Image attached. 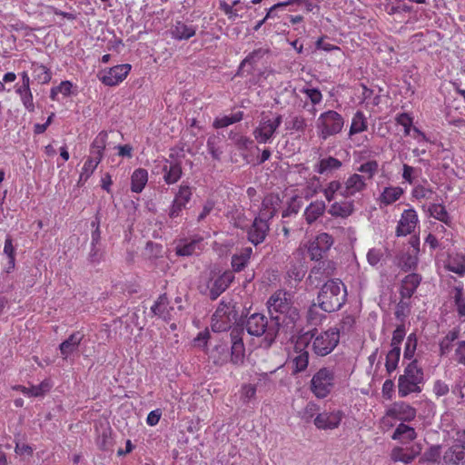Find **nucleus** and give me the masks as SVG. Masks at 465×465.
<instances>
[{"mask_svg": "<svg viewBox=\"0 0 465 465\" xmlns=\"http://www.w3.org/2000/svg\"><path fill=\"white\" fill-rule=\"evenodd\" d=\"M266 306L271 321L279 323V329L285 328L287 331H292L300 319L299 311L291 301V294L285 291L278 290L273 292L268 299Z\"/></svg>", "mask_w": 465, "mask_h": 465, "instance_id": "obj_1", "label": "nucleus"}, {"mask_svg": "<svg viewBox=\"0 0 465 465\" xmlns=\"http://www.w3.org/2000/svg\"><path fill=\"white\" fill-rule=\"evenodd\" d=\"M340 341V329L330 328L324 331L313 330L299 336L296 349L309 348L315 355L323 357L330 354Z\"/></svg>", "mask_w": 465, "mask_h": 465, "instance_id": "obj_2", "label": "nucleus"}, {"mask_svg": "<svg viewBox=\"0 0 465 465\" xmlns=\"http://www.w3.org/2000/svg\"><path fill=\"white\" fill-rule=\"evenodd\" d=\"M347 290L339 279L327 281L321 288L318 296L319 307L326 312L339 311L345 303Z\"/></svg>", "mask_w": 465, "mask_h": 465, "instance_id": "obj_3", "label": "nucleus"}, {"mask_svg": "<svg viewBox=\"0 0 465 465\" xmlns=\"http://www.w3.org/2000/svg\"><path fill=\"white\" fill-rule=\"evenodd\" d=\"M243 329L252 337H263L262 346L269 348L279 333V323H274L262 313H252L243 322Z\"/></svg>", "mask_w": 465, "mask_h": 465, "instance_id": "obj_4", "label": "nucleus"}, {"mask_svg": "<svg viewBox=\"0 0 465 465\" xmlns=\"http://www.w3.org/2000/svg\"><path fill=\"white\" fill-rule=\"evenodd\" d=\"M424 381L422 368L419 366L416 360L410 362L398 379V394L401 398L407 397L411 393H420L421 384Z\"/></svg>", "mask_w": 465, "mask_h": 465, "instance_id": "obj_5", "label": "nucleus"}, {"mask_svg": "<svg viewBox=\"0 0 465 465\" xmlns=\"http://www.w3.org/2000/svg\"><path fill=\"white\" fill-rule=\"evenodd\" d=\"M344 118L334 110H328L322 113L317 121L316 128L320 138L326 140L342 131Z\"/></svg>", "mask_w": 465, "mask_h": 465, "instance_id": "obj_6", "label": "nucleus"}, {"mask_svg": "<svg viewBox=\"0 0 465 465\" xmlns=\"http://www.w3.org/2000/svg\"><path fill=\"white\" fill-rule=\"evenodd\" d=\"M282 123V114L262 113L257 127L252 132L254 139L259 143H271Z\"/></svg>", "mask_w": 465, "mask_h": 465, "instance_id": "obj_7", "label": "nucleus"}, {"mask_svg": "<svg viewBox=\"0 0 465 465\" xmlns=\"http://www.w3.org/2000/svg\"><path fill=\"white\" fill-rule=\"evenodd\" d=\"M416 417V410L404 401L392 403L381 419V423L386 428L393 427L397 421L404 423L411 421Z\"/></svg>", "mask_w": 465, "mask_h": 465, "instance_id": "obj_8", "label": "nucleus"}, {"mask_svg": "<svg viewBox=\"0 0 465 465\" xmlns=\"http://www.w3.org/2000/svg\"><path fill=\"white\" fill-rule=\"evenodd\" d=\"M334 372L331 369L321 368L311 380V391L318 399L326 398L334 387Z\"/></svg>", "mask_w": 465, "mask_h": 465, "instance_id": "obj_9", "label": "nucleus"}, {"mask_svg": "<svg viewBox=\"0 0 465 465\" xmlns=\"http://www.w3.org/2000/svg\"><path fill=\"white\" fill-rule=\"evenodd\" d=\"M334 244V238L327 232H320L310 241L307 250L311 260L320 261Z\"/></svg>", "mask_w": 465, "mask_h": 465, "instance_id": "obj_10", "label": "nucleus"}, {"mask_svg": "<svg viewBox=\"0 0 465 465\" xmlns=\"http://www.w3.org/2000/svg\"><path fill=\"white\" fill-rule=\"evenodd\" d=\"M162 171L164 183L168 185L174 184L183 175L182 161L176 158L173 153H171L169 158L164 159Z\"/></svg>", "mask_w": 465, "mask_h": 465, "instance_id": "obj_11", "label": "nucleus"}, {"mask_svg": "<svg viewBox=\"0 0 465 465\" xmlns=\"http://www.w3.org/2000/svg\"><path fill=\"white\" fill-rule=\"evenodd\" d=\"M130 70V64H119L108 70L100 72L98 77L104 84L108 86H114L123 82L128 75Z\"/></svg>", "mask_w": 465, "mask_h": 465, "instance_id": "obj_12", "label": "nucleus"}, {"mask_svg": "<svg viewBox=\"0 0 465 465\" xmlns=\"http://www.w3.org/2000/svg\"><path fill=\"white\" fill-rule=\"evenodd\" d=\"M230 304L221 302L212 317V329L213 331H225L231 327L232 314Z\"/></svg>", "mask_w": 465, "mask_h": 465, "instance_id": "obj_13", "label": "nucleus"}, {"mask_svg": "<svg viewBox=\"0 0 465 465\" xmlns=\"http://www.w3.org/2000/svg\"><path fill=\"white\" fill-rule=\"evenodd\" d=\"M419 218L414 209L404 210L396 228L398 237L407 236L412 233L417 227Z\"/></svg>", "mask_w": 465, "mask_h": 465, "instance_id": "obj_14", "label": "nucleus"}, {"mask_svg": "<svg viewBox=\"0 0 465 465\" xmlns=\"http://www.w3.org/2000/svg\"><path fill=\"white\" fill-rule=\"evenodd\" d=\"M367 186L364 175L352 173L342 183V196L348 198L361 193L367 189Z\"/></svg>", "mask_w": 465, "mask_h": 465, "instance_id": "obj_15", "label": "nucleus"}, {"mask_svg": "<svg viewBox=\"0 0 465 465\" xmlns=\"http://www.w3.org/2000/svg\"><path fill=\"white\" fill-rule=\"evenodd\" d=\"M343 418L341 411H323L314 419V425L319 430H333L339 427Z\"/></svg>", "mask_w": 465, "mask_h": 465, "instance_id": "obj_16", "label": "nucleus"}, {"mask_svg": "<svg viewBox=\"0 0 465 465\" xmlns=\"http://www.w3.org/2000/svg\"><path fill=\"white\" fill-rule=\"evenodd\" d=\"M269 229V222L257 215L248 230V240L254 245L262 243L265 240Z\"/></svg>", "mask_w": 465, "mask_h": 465, "instance_id": "obj_17", "label": "nucleus"}, {"mask_svg": "<svg viewBox=\"0 0 465 465\" xmlns=\"http://www.w3.org/2000/svg\"><path fill=\"white\" fill-rule=\"evenodd\" d=\"M421 452L420 444H414L409 448L396 447L391 452V459L394 462L411 463Z\"/></svg>", "mask_w": 465, "mask_h": 465, "instance_id": "obj_18", "label": "nucleus"}, {"mask_svg": "<svg viewBox=\"0 0 465 465\" xmlns=\"http://www.w3.org/2000/svg\"><path fill=\"white\" fill-rule=\"evenodd\" d=\"M151 312L164 322H170L174 317V308L170 306L167 295L161 294L151 307Z\"/></svg>", "mask_w": 465, "mask_h": 465, "instance_id": "obj_19", "label": "nucleus"}, {"mask_svg": "<svg viewBox=\"0 0 465 465\" xmlns=\"http://www.w3.org/2000/svg\"><path fill=\"white\" fill-rule=\"evenodd\" d=\"M280 205L281 199L279 195L273 193L267 194L262 202L258 216L270 222V220L277 213Z\"/></svg>", "mask_w": 465, "mask_h": 465, "instance_id": "obj_20", "label": "nucleus"}, {"mask_svg": "<svg viewBox=\"0 0 465 465\" xmlns=\"http://www.w3.org/2000/svg\"><path fill=\"white\" fill-rule=\"evenodd\" d=\"M450 300L453 302L457 315L461 322H465V292L463 284L460 282L449 291Z\"/></svg>", "mask_w": 465, "mask_h": 465, "instance_id": "obj_21", "label": "nucleus"}, {"mask_svg": "<svg viewBox=\"0 0 465 465\" xmlns=\"http://www.w3.org/2000/svg\"><path fill=\"white\" fill-rule=\"evenodd\" d=\"M84 337V335L81 331H74L59 345V351L64 360H67L78 351Z\"/></svg>", "mask_w": 465, "mask_h": 465, "instance_id": "obj_22", "label": "nucleus"}, {"mask_svg": "<svg viewBox=\"0 0 465 465\" xmlns=\"http://www.w3.org/2000/svg\"><path fill=\"white\" fill-rule=\"evenodd\" d=\"M231 361L233 364H241L244 359V344L238 331H232Z\"/></svg>", "mask_w": 465, "mask_h": 465, "instance_id": "obj_23", "label": "nucleus"}, {"mask_svg": "<svg viewBox=\"0 0 465 465\" xmlns=\"http://www.w3.org/2000/svg\"><path fill=\"white\" fill-rule=\"evenodd\" d=\"M197 27L192 24L176 21L170 29L172 37L175 40H188L196 34Z\"/></svg>", "mask_w": 465, "mask_h": 465, "instance_id": "obj_24", "label": "nucleus"}, {"mask_svg": "<svg viewBox=\"0 0 465 465\" xmlns=\"http://www.w3.org/2000/svg\"><path fill=\"white\" fill-rule=\"evenodd\" d=\"M443 460L446 463L457 464L460 461L465 462V440H459L443 455Z\"/></svg>", "mask_w": 465, "mask_h": 465, "instance_id": "obj_25", "label": "nucleus"}, {"mask_svg": "<svg viewBox=\"0 0 465 465\" xmlns=\"http://www.w3.org/2000/svg\"><path fill=\"white\" fill-rule=\"evenodd\" d=\"M421 277L417 273H410L401 282L400 293L404 299L411 298L420 283Z\"/></svg>", "mask_w": 465, "mask_h": 465, "instance_id": "obj_26", "label": "nucleus"}, {"mask_svg": "<svg viewBox=\"0 0 465 465\" xmlns=\"http://www.w3.org/2000/svg\"><path fill=\"white\" fill-rule=\"evenodd\" d=\"M233 280L232 272H224L219 276L210 288V298L216 300L230 285Z\"/></svg>", "mask_w": 465, "mask_h": 465, "instance_id": "obj_27", "label": "nucleus"}, {"mask_svg": "<svg viewBox=\"0 0 465 465\" xmlns=\"http://www.w3.org/2000/svg\"><path fill=\"white\" fill-rule=\"evenodd\" d=\"M326 204L322 200L312 202L304 210L303 216L308 224L313 223L323 215Z\"/></svg>", "mask_w": 465, "mask_h": 465, "instance_id": "obj_28", "label": "nucleus"}, {"mask_svg": "<svg viewBox=\"0 0 465 465\" xmlns=\"http://www.w3.org/2000/svg\"><path fill=\"white\" fill-rule=\"evenodd\" d=\"M342 166L341 161L339 159L329 156L322 158L314 166V171L319 174H328L339 170Z\"/></svg>", "mask_w": 465, "mask_h": 465, "instance_id": "obj_29", "label": "nucleus"}, {"mask_svg": "<svg viewBox=\"0 0 465 465\" xmlns=\"http://www.w3.org/2000/svg\"><path fill=\"white\" fill-rule=\"evenodd\" d=\"M229 358V349L226 343L221 342L215 345L209 352V360L215 365H223Z\"/></svg>", "mask_w": 465, "mask_h": 465, "instance_id": "obj_30", "label": "nucleus"}, {"mask_svg": "<svg viewBox=\"0 0 465 465\" xmlns=\"http://www.w3.org/2000/svg\"><path fill=\"white\" fill-rule=\"evenodd\" d=\"M148 182V172L143 168L135 169L131 176V191L141 193Z\"/></svg>", "mask_w": 465, "mask_h": 465, "instance_id": "obj_31", "label": "nucleus"}, {"mask_svg": "<svg viewBox=\"0 0 465 465\" xmlns=\"http://www.w3.org/2000/svg\"><path fill=\"white\" fill-rule=\"evenodd\" d=\"M202 239L183 241L177 244L176 254L179 256H190L201 250Z\"/></svg>", "mask_w": 465, "mask_h": 465, "instance_id": "obj_32", "label": "nucleus"}, {"mask_svg": "<svg viewBox=\"0 0 465 465\" xmlns=\"http://www.w3.org/2000/svg\"><path fill=\"white\" fill-rule=\"evenodd\" d=\"M15 389L20 391L25 396L40 397L50 391L51 384L48 381L45 380V381H43L38 385H35V386H31V387H25L22 385H18Z\"/></svg>", "mask_w": 465, "mask_h": 465, "instance_id": "obj_33", "label": "nucleus"}, {"mask_svg": "<svg viewBox=\"0 0 465 465\" xmlns=\"http://www.w3.org/2000/svg\"><path fill=\"white\" fill-rule=\"evenodd\" d=\"M446 267L452 272L463 275L465 273V255L461 253L450 254L447 260Z\"/></svg>", "mask_w": 465, "mask_h": 465, "instance_id": "obj_34", "label": "nucleus"}, {"mask_svg": "<svg viewBox=\"0 0 465 465\" xmlns=\"http://www.w3.org/2000/svg\"><path fill=\"white\" fill-rule=\"evenodd\" d=\"M416 437L415 429L405 423H400L391 436L393 440L401 441L413 440Z\"/></svg>", "mask_w": 465, "mask_h": 465, "instance_id": "obj_35", "label": "nucleus"}, {"mask_svg": "<svg viewBox=\"0 0 465 465\" xmlns=\"http://www.w3.org/2000/svg\"><path fill=\"white\" fill-rule=\"evenodd\" d=\"M328 213L333 217L346 218L353 213V204L350 202L332 203Z\"/></svg>", "mask_w": 465, "mask_h": 465, "instance_id": "obj_36", "label": "nucleus"}, {"mask_svg": "<svg viewBox=\"0 0 465 465\" xmlns=\"http://www.w3.org/2000/svg\"><path fill=\"white\" fill-rule=\"evenodd\" d=\"M403 193V190L398 186L385 187L381 193L380 201L385 205H390L398 201Z\"/></svg>", "mask_w": 465, "mask_h": 465, "instance_id": "obj_37", "label": "nucleus"}, {"mask_svg": "<svg viewBox=\"0 0 465 465\" xmlns=\"http://www.w3.org/2000/svg\"><path fill=\"white\" fill-rule=\"evenodd\" d=\"M368 124L364 114L361 111H357L351 120V124L349 131V135L360 134L367 130Z\"/></svg>", "mask_w": 465, "mask_h": 465, "instance_id": "obj_38", "label": "nucleus"}, {"mask_svg": "<svg viewBox=\"0 0 465 465\" xmlns=\"http://www.w3.org/2000/svg\"><path fill=\"white\" fill-rule=\"evenodd\" d=\"M428 212L433 218L442 222L446 225L451 224V219L446 211L445 206L440 203H432L429 206Z\"/></svg>", "mask_w": 465, "mask_h": 465, "instance_id": "obj_39", "label": "nucleus"}, {"mask_svg": "<svg viewBox=\"0 0 465 465\" xmlns=\"http://www.w3.org/2000/svg\"><path fill=\"white\" fill-rule=\"evenodd\" d=\"M307 120L301 114H295L290 117L285 123L286 130L304 133L307 128Z\"/></svg>", "mask_w": 465, "mask_h": 465, "instance_id": "obj_40", "label": "nucleus"}, {"mask_svg": "<svg viewBox=\"0 0 465 465\" xmlns=\"http://www.w3.org/2000/svg\"><path fill=\"white\" fill-rule=\"evenodd\" d=\"M401 347L391 348L386 355L385 367L389 374L394 371L400 361Z\"/></svg>", "mask_w": 465, "mask_h": 465, "instance_id": "obj_41", "label": "nucleus"}, {"mask_svg": "<svg viewBox=\"0 0 465 465\" xmlns=\"http://www.w3.org/2000/svg\"><path fill=\"white\" fill-rule=\"evenodd\" d=\"M435 192L425 184H416L411 191V196L418 201L431 200Z\"/></svg>", "mask_w": 465, "mask_h": 465, "instance_id": "obj_42", "label": "nucleus"}, {"mask_svg": "<svg viewBox=\"0 0 465 465\" xmlns=\"http://www.w3.org/2000/svg\"><path fill=\"white\" fill-rule=\"evenodd\" d=\"M21 98L22 104L28 112L35 111V104L30 87L18 86L15 91Z\"/></svg>", "mask_w": 465, "mask_h": 465, "instance_id": "obj_43", "label": "nucleus"}, {"mask_svg": "<svg viewBox=\"0 0 465 465\" xmlns=\"http://www.w3.org/2000/svg\"><path fill=\"white\" fill-rule=\"evenodd\" d=\"M293 372L298 373L305 371L309 364V352L301 350L292 360Z\"/></svg>", "mask_w": 465, "mask_h": 465, "instance_id": "obj_44", "label": "nucleus"}, {"mask_svg": "<svg viewBox=\"0 0 465 465\" xmlns=\"http://www.w3.org/2000/svg\"><path fill=\"white\" fill-rule=\"evenodd\" d=\"M33 74L35 79L37 80L40 84H47L52 78V74L49 69L40 64H33Z\"/></svg>", "mask_w": 465, "mask_h": 465, "instance_id": "obj_45", "label": "nucleus"}, {"mask_svg": "<svg viewBox=\"0 0 465 465\" xmlns=\"http://www.w3.org/2000/svg\"><path fill=\"white\" fill-rule=\"evenodd\" d=\"M379 163L376 160H370L363 163H361L359 167H357L356 171L358 173L365 174L366 179H372L374 175L378 173Z\"/></svg>", "mask_w": 465, "mask_h": 465, "instance_id": "obj_46", "label": "nucleus"}, {"mask_svg": "<svg viewBox=\"0 0 465 465\" xmlns=\"http://www.w3.org/2000/svg\"><path fill=\"white\" fill-rule=\"evenodd\" d=\"M269 53H270L269 48L261 47V48L255 49L243 59L241 65L243 66L246 64H256Z\"/></svg>", "mask_w": 465, "mask_h": 465, "instance_id": "obj_47", "label": "nucleus"}, {"mask_svg": "<svg viewBox=\"0 0 465 465\" xmlns=\"http://www.w3.org/2000/svg\"><path fill=\"white\" fill-rule=\"evenodd\" d=\"M192 189L187 183H182L174 195V201L187 204L192 198Z\"/></svg>", "mask_w": 465, "mask_h": 465, "instance_id": "obj_48", "label": "nucleus"}, {"mask_svg": "<svg viewBox=\"0 0 465 465\" xmlns=\"http://www.w3.org/2000/svg\"><path fill=\"white\" fill-rule=\"evenodd\" d=\"M421 173L420 168L411 166L407 163L402 165V179L410 184H412L414 180Z\"/></svg>", "mask_w": 465, "mask_h": 465, "instance_id": "obj_49", "label": "nucleus"}, {"mask_svg": "<svg viewBox=\"0 0 465 465\" xmlns=\"http://www.w3.org/2000/svg\"><path fill=\"white\" fill-rule=\"evenodd\" d=\"M337 192H340L341 195H342V183L336 180L330 182L323 189V194L328 202L334 199Z\"/></svg>", "mask_w": 465, "mask_h": 465, "instance_id": "obj_50", "label": "nucleus"}, {"mask_svg": "<svg viewBox=\"0 0 465 465\" xmlns=\"http://www.w3.org/2000/svg\"><path fill=\"white\" fill-rule=\"evenodd\" d=\"M97 162H94L90 157L86 159L82 168V172L79 177V183L86 182L90 176L94 173L95 169L97 168Z\"/></svg>", "mask_w": 465, "mask_h": 465, "instance_id": "obj_51", "label": "nucleus"}, {"mask_svg": "<svg viewBox=\"0 0 465 465\" xmlns=\"http://www.w3.org/2000/svg\"><path fill=\"white\" fill-rule=\"evenodd\" d=\"M417 262L418 258L416 255V251H413V253H404L400 260V265L405 271L413 269L417 265Z\"/></svg>", "mask_w": 465, "mask_h": 465, "instance_id": "obj_52", "label": "nucleus"}, {"mask_svg": "<svg viewBox=\"0 0 465 465\" xmlns=\"http://www.w3.org/2000/svg\"><path fill=\"white\" fill-rule=\"evenodd\" d=\"M452 360L456 363L465 366V340L459 341L454 344Z\"/></svg>", "mask_w": 465, "mask_h": 465, "instance_id": "obj_53", "label": "nucleus"}, {"mask_svg": "<svg viewBox=\"0 0 465 465\" xmlns=\"http://www.w3.org/2000/svg\"><path fill=\"white\" fill-rule=\"evenodd\" d=\"M320 179L316 175H313L306 183V188L304 190V196L306 199L312 197L320 190Z\"/></svg>", "mask_w": 465, "mask_h": 465, "instance_id": "obj_54", "label": "nucleus"}, {"mask_svg": "<svg viewBox=\"0 0 465 465\" xmlns=\"http://www.w3.org/2000/svg\"><path fill=\"white\" fill-rule=\"evenodd\" d=\"M384 252L381 248H371L367 252V262L371 266H376L382 260Z\"/></svg>", "mask_w": 465, "mask_h": 465, "instance_id": "obj_55", "label": "nucleus"}, {"mask_svg": "<svg viewBox=\"0 0 465 465\" xmlns=\"http://www.w3.org/2000/svg\"><path fill=\"white\" fill-rule=\"evenodd\" d=\"M4 252L9 259V268H14L15 249L13 245V240L9 235H7L5 240Z\"/></svg>", "mask_w": 465, "mask_h": 465, "instance_id": "obj_56", "label": "nucleus"}, {"mask_svg": "<svg viewBox=\"0 0 465 465\" xmlns=\"http://www.w3.org/2000/svg\"><path fill=\"white\" fill-rule=\"evenodd\" d=\"M417 347V338L416 335L411 333L408 336L405 349H404V358L411 359L415 353Z\"/></svg>", "mask_w": 465, "mask_h": 465, "instance_id": "obj_57", "label": "nucleus"}, {"mask_svg": "<svg viewBox=\"0 0 465 465\" xmlns=\"http://www.w3.org/2000/svg\"><path fill=\"white\" fill-rule=\"evenodd\" d=\"M218 138L215 136H211L207 140V150L212 157L215 160H220L222 155V151L217 146Z\"/></svg>", "mask_w": 465, "mask_h": 465, "instance_id": "obj_58", "label": "nucleus"}, {"mask_svg": "<svg viewBox=\"0 0 465 465\" xmlns=\"http://www.w3.org/2000/svg\"><path fill=\"white\" fill-rule=\"evenodd\" d=\"M441 455L440 447L439 445L431 446L423 453L422 460L430 462L439 461Z\"/></svg>", "mask_w": 465, "mask_h": 465, "instance_id": "obj_59", "label": "nucleus"}, {"mask_svg": "<svg viewBox=\"0 0 465 465\" xmlns=\"http://www.w3.org/2000/svg\"><path fill=\"white\" fill-rule=\"evenodd\" d=\"M301 92L304 94L314 105L319 104L322 100V94L317 88H302Z\"/></svg>", "mask_w": 465, "mask_h": 465, "instance_id": "obj_60", "label": "nucleus"}, {"mask_svg": "<svg viewBox=\"0 0 465 465\" xmlns=\"http://www.w3.org/2000/svg\"><path fill=\"white\" fill-rule=\"evenodd\" d=\"M406 335V330L404 324L399 325L392 333L391 346V348L400 347V344L403 341Z\"/></svg>", "mask_w": 465, "mask_h": 465, "instance_id": "obj_61", "label": "nucleus"}, {"mask_svg": "<svg viewBox=\"0 0 465 465\" xmlns=\"http://www.w3.org/2000/svg\"><path fill=\"white\" fill-rule=\"evenodd\" d=\"M396 122L398 124L404 127L405 135H409L411 133V127L412 125V118L407 113H401L397 115Z\"/></svg>", "mask_w": 465, "mask_h": 465, "instance_id": "obj_62", "label": "nucleus"}, {"mask_svg": "<svg viewBox=\"0 0 465 465\" xmlns=\"http://www.w3.org/2000/svg\"><path fill=\"white\" fill-rule=\"evenodd\" d=\"M107 138L108 134L106 132L99 133L91 143L90 149H98L104 151L106 147Z\"/></svg>", "mask_w": 465, "mask_h": 465, "instance_id": "obj_63", "label": "nucleus"}, {"mask_svg": "<svg viewBox=\"0 0 465 465\" xmlns=\"http://www.w3.org/2000/svg\"><path fill=\"white\" fill-rule=\"evenodd\" d=\"M244 257H242L240 253H236L232 257V266L235 272L242 271L248 263Z\"/></svg>", "mask_w": 465, "mask_h": 465, "instance_id": "obj_64", "label": "nucleus"}]
</instances>
